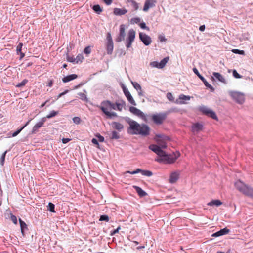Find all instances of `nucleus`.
Segmentation results:
<instances>
[{"mask_svg": "<svg viewBox=\"0 0 253 253\" xmlns=\"http://www.w3.org/2000/svg\"><path fill=\"white\" fill-rule=\"evenodd\" d=\"M149 148L158 155V157L155 158V160L160 163H173L180 156L179 152L173 153L172 155L167 154L164 151L160 149L159 146L155 144L150 145L149 146Z\"/></svg>", "mask_w": 253, "mask_h": 253, "instance_id": "nucleus-1", "label": "nucleus"}, {"mask_svg": "<svg viewBox=\"0 0 253 253\" xmlns=\"http://www.w3.org/2000/svg\"><path fill=\"white\" fill-rule=\"evenodd\" d=\"M125 105L124 101L116 102L115 103L109 100H104L101 102L98 108L107 116L109 118L117 117V115L115 112H111L112 110L121 111Z\"/></svg>", "mask_w": 253, "mask_h": 253, "instance_id": "nucleus-2", "label": "nucleus"}, {"mask_svg": "<svg viewBox=\"0 0 253 253\" xmlns=\"http://www.w3.org/2000/svg\"><path fill=\"white\" fill-rule=\"evenodd\" d=\"M129 124V129L132 131V134H139L144 136L149 135L150 128L148 125L144 124H139L134 121H130Z\"/></svg>", "mask_w": 253, "mask_h": 253, "instance_id": "nucleus-3", "label": "nucleus"}, {"mask_svg": "<svg viewBox=\"0 0 253 253\" xmlns=\"http://www.w3.org/2000/svg\"><path fill=\"white\" fill-rule=\"evenodd\" d=\"M167 116V113H156L151 116L152 120L156 125L162 124L166 119Z\"/></svg>", "mask_w": 253, "mask_h": 253, "instance_id": "nucleus-4", "label": "nucleus"}, {"mask_svg": "<svg viewBox=\"0 0 253 253\" xmlns=\"http://www.w3.org/2000/svg\"><path fill=\"white\" fill-rule=\"evenodd\" d=\"M154 140L158 144L157 145L162 149L167 147V141L169 140V138L164 135L157 134L156 135Z\"/></svg>", "mask_w": 253, "mask_h": 253, "instance_id": "nucleus-5", "label": "nucleus"}, {"mask_svg": "<svg viewBox=\"0 0 253 253\" xmlns=\"http://www.w3.org/2000/svg\"><path fill=\"white\" fill-rule=\"evenodd\" d=\"M230 95L233 100L239 104H242L245 101V95L242 93L237 91H231Z\"/></svg>", "mask_w": 253, "mask_h": 253, "instance_id": "nucleus-6", "label": "nucleus"}, {"mask_svg": "<svg viewBox=\"0 0 253 253\" xmlns=\"http://www.w3.org/2000/svg\"><path fill=\"white\" fill-rule=\"evenodd\" d=\"M135 38V32L133 29H130L128 33V37L126 40V47L128 48L131 47L132 43Z\"/></svg>", "mask_w": 253, "mask_h": 253, "instance_id": "nucleus-7", "label": "nucleus"}, {"mask_svg": "<svg viewBox=\"0 0 253 253\" xmlns=\"http://www.w3.org/2000/svg\"><path fill=\"white\" fill-rule=\"evenodd\" d=\"M169 59V56L166 57L164 58L163 60H162L160 62H158L157 61H153V62H151L150 65H151V66H152L153 67H156V68H157L159 69H162V68H163L165 66V65H166V64L167 63V62H168Z\"/></svg>", "mask_w": 253, "mask_h": 253, "instance_id": "nucleus-8", "label": "nucleus"}, {"mask_svg": "<svg viewBox=\"0 0 253 253\" xmlns=\"http://www.w3.org/2000/svg\"><path fill=\"white\" fill-rule=\"evenodd\" d=\"M129 111L131 113L141 118L144 121H147L146 116L140 110L135 107L131 106L129 107Z\"/></svg>", "mask_w": 253, "mask_h": 253, "instance_id": "nucleus-9", "label": "nucleus"}, {"mask_svg": "<svg viewBox=\"0 0 253 253\" xmlns=\"http://www.w3.org/2000/svg\"><path fill=\"white\" fill-rule=\"evenodd\" d=\"M200 111L204 114L211 117L215 120H217V117L214 111L205 107L200 108Z\"/></svg>", "mask_w": 253, "mask_h": 253, "instance_id": "nucleus-10", "label": "nucleus"}, {"mask_svg": "<svg viewBox=\"0 0 253 253\" xmlns=\"http://www.w3.org/2000/svg\"><path fill=\"white\" fill-rule=\"evenodd\" d=\"M139 38L145 45L147 46L151 44L152 40L151 37L147 34L142 32L139 33Z\"/></svg>", "mask_w": 253, "mask_h": 253, "instance_id": "nucleus-11", "label": "nucleus"}, {"mask_svg": "<svg viewBox=\"0 0 253 253\" xmlns=\"http://www.w3.org/2000/svg\"><path fill=\"white\" fill-rule=\"evenodd\" d=\"M125 25L121 24L120 26L119 35L115 39L116 42H120L123 41L125 39Z\"/></svg>", "mask_w": 253, "mask_h": 253, "instance_id": "nucleus-12", "label": "nucleus"}, {"mask_svg": "<svg viewBox=\"0 0 253 253\" xmlns=\"http://www.w3.org/2000/svg\"><path fill=\"white\" fill-rule=\"evenodd\" d=\"M139 172H140L143 175L148 177L151 176L153 175V173L151 171L148 170H142L140 169H137L133 171H126V173H130L131 174H135Z\"/></svg>", "mask_w": 253, "mask_h": 253, "instance_id": "nucleus-13", "label": "nucleus"}, {"mask_svg": "<svg viewBox=\"0 0 253 253\" xmlns=\"http://www.w3.org/2000/svg\"><path fill=\"white\" fill-rule=\"evenodd\" d=\"M123 90L125 95L126 96L128 102L133 105H136V103L135 100L133 98L128 90L126 87L124 86L123 87Z\"/></svg>", "mask_w": 253, "mask_h": 253, "instance_id": "nucleus-14", "label": "nucleus"}, {"mask_svg": "<svg viewBox=\"0 0 253 253\" xmlns=\"http://www.w3.org/2000/svg\"><path fill=\"white\" fill-rule=\"evenodd\" d=\"M157 3V0H145L143 7V11L147 12L150 8L155 6Z\"/></svg>", "mask_w": 253, "mask_h": 253, "instance_id": "nucleus-15", "label": "nucleus"}, {"mask_svg": "<svg viewBox=\"0 0 253 253\" xmlns=\"http://www.w3.org/2000/svg\"><path fill=\"white\" fill-rule=\"evenodd\" d=\"M234 185L236 189L239 190L240 192L244 193V191L246 190V189H247V187L248 186L247 185L243 183L241 180H238L236 181Z\"/></svg>", "mask_w": 253, "mask_h": 253, "instance_id": "nucleus-16", "label": "nucleus"}, {"mask_svg": "<svg viewBox=\"0 0 253 253\" xmlns=\"http://www.w3.org/2000/svg\"><path fill=\"white\" fill-rule=\"evenodd\" d=\"M46 121L45 118H42L41 121L38 122L37 124L35 125V126L33 127L32 128V132L34 133L36 131H37L39 128L42 127L43 124Z\"/></svg>", "mask_w": 253, "mask_h": 253, "instance_id": "nucleus-17", "label": "nucleus"}, {"mask_svg": "<svg viewBox=\"0 0 253 253\" xmlns=\"http://www.w3.org/2000/svg\"><path fill=\"white\" fill-rule=\"evenodd\" d=\"M179 177V173L178 172H172L169 176V182L174 183L176 182Z\"/></svg>", "mask_w": 253, "mask_h": 253, "instance_id": "nucleus-18", "label": "nucleus"}, {"mask_svg": "<svg viewBox=\"0 0 253 253\" xmlns=\"http://www.w3.org/2000/svg\"><path fill=\"white\" fill-rule=\"evenodd\" d=\"M229 231H230L229 229H227V228H224L221 229L220 230L213 233L212 235V236L214 237H217L228 234L229 232Z\"/></svg>", "mask_w": 253, "mask_h": 253, "instance_id": "nucleus-19", "label": "nucleus"}, {"mask_svg": "<svg viewBox=\"0 0 253 253\" xmlns=\"http://www.w3.org/2000/svg\"><path fill=\"white\" fill-rule=\"evenodd\" d=\"M128 6L131 7L134 10H137L139 8V4L133 0H127L126 2Z\"/></svg>", "mask_w": 253, "mask_h": 253, "instance_id": "nucleus-20", "label": "nucleus"}, {"mask_svg": "<svg viewBox=\"0 0 253 253\" xmlns=\"http://www.w3.org/2000/svg\"><path fill=\"white\" fill-rule=\"evenodd\" d=\"M203 125L199 123L194 124L192 126V131L193 132H198L202 130Z\"/></svg>", "mask_w": 253, "mask_h": 253, "instance_id": "nucleus-21", "label": "nucleus"}, {"mask_svg": "<svg viewBox=\"0 0 253 253\" xmlns=\"http://www.w3.org/2000/svg\"><path fill=\"white\" fill-rule=\"evenodd\" d=\"M127 12V10L125 8H115L114 9V14L116 15H124Z\"/></svg>", "mask_w": 253, "mask_h": 253, "instance_id": "nucleus-22", "label": "nucleus"}, {"mask_svg": "<svg viewBox=\"0 0 253 253\" xmlns=\"http://www.w3.org/2000/svg\"><path fill=\"white\" fill-rule=\"evenodd\" d=\"M77 77L78 76L76 74H71L63 78L62 81L64 83H67L70 81L76 79Z\"/></svg>", "mask_w": 253, "mask_h": 253, "instance_id": "nucleus-23", "label": "nucleus"}, {"mask_svg": "<svg viewBox=\"0 0 253 253\" xmlns=\"http://www.w3.org/2000/svg\"><path fill=\"white\" fill-rule=\"evenodd\" d=\"M133 187L136 190L140 197H144L147 195V193L137 186H133Z\"/></svg>", "mask_w": 253, "mask_h": 253, "instance_id": "nucleus-24", "label": "nucleus"}, {"mask_svg": "<svg viewBox=\"0 0 253 253\" xmlns=\"http://www.w3.org/2000/svg\"><path fill=\"white\" fill-rule=\"evenodd\" d=\"M243 194L253 198V188H252L248 185L247 189H246V190L244 191Z\"/></svg>", "mask_w": 253, "mask_h": 253, "instance_id": "nucleus-25", "label": "nucleus"}, {"mask_svg": "<svg viewBox=\"0 0 253 253\" xmlns=\"http://www.w3.org/2000/svg\"><path fill=\"white\" fill-rule=\"evenodd\" d=\"M213 75L220 82L226 84V81L224 78V77L219 73L217 72H213Z\"/></svg>", "mask_w": 253, "mask_h": 253, "instance_id": "nucleus-26", "label": "nucleus"}, {"mask_svg": "<svg viewBox=\"0 0 253 253\" xmlns=\"http://www.w3.org/2000/svg\"><path fill=\"white\" fill-rule=\"evenodd\" d=\"M114 48L113 42H107L106 50L108 54H111Z\"/></svg>", "mask_w": 253, "mask_h": 253, "instance_id": "nucleus-27", "label": "nucleus"}, {"mask_svg": "<svg viewBox=\"0 0 253 253\" xmlns=\"http://www.w3.org/2000/svg\"><path fill=\"white\" fill-rule=\"evenodd\" d=\"M112 125L113 128L118 130H121L124 128L123 125L119 122H114Z\"/></svg>", "mask_w": 253, "mask_h": 253, "instance_id": "nucleus-28", "label": "nucleus"}, {"mask_svg": "<svg viewBox=\"0 0 253 253\" xmlns=\"http://www.w3.org/2000/svg\"><path fill=\"white\" fill-rule=\"evenodd\" d=\"M222 203L219 200H213L208 203V205L210 206H219L221 205Z\"/></svg>", "mask_w": 253, "mask_h": 253, "instance_id": "nucleus-29", "label": "nucleus"}, {"mask_svg": "<svg viewBox=\"0 0 253 253\" xmlns=\"http://www.w3.org/2000/svg\"><path fill=\"white\" fill-rule=\"evenodd\" d=\"M19 221L20 225L21 231L22 235H24V230L27 229V226L26 224L21 220V218L19 219Z\"/></svg>", "mask_w": 253, "mask_h": 253, "instance_id": "nucleus-30", "label": "nucleus"}, {"mask_svg": "<svg viewBox=\"0 0 253 253\" xmlns=\"http://www.w3.org/2000/svg\"><path fill=\"white\" fill-rule=\"evenodd\" d=\"M201 81L203 82V83L205 85L210 88L211 91H213L214 89V88L212 86H211L210 84L208 83V82L206 80V79L202 76L201 77H200L199 78Z\"/></svg>", "mask_w": 253, "mask_h": 253, "instance_id": "nucleus-31", "label": "nucleus"}, {"mask_svg": "<svg viewBox=\"0 0 253 253\" xmlns=\"http://www.w3.org/2000/svg\"><path fill=\"white\" fill-rule=\"evenodd\" d=\"M93 10L97 14H100L102 11V9L99 5H95L93 7Z\"/></svg>", "mask_w": 253, "mask_h": 253, "instance_id": "nucleus-32", "label": "nucleus"}, {"mask_svg": "<svg viewBox=\"0 0 253 253\" xmlns=\"http://www.w3.org/2000/svg\"><path fill=\"white\" fill-rule=\"evenodd\" d=\"M78 94L80 98L82 100L85 101V102H87L88 101V99H87V98L86 97V95L84 93H82V92H80Z\"/></svg>", "mask_w": 253, "mask_h": 253, "instance_id": "nucleus-33", "label": "nucleus"}, {"mask_svg": "<svg viewBox=\"0 0 253 253\" xmlns=\"http://www.w3.org/2000/svg\"><path fill=\"white\" fill-rule=\"evenodd\" d=\"M120 138L119 134L115 131H113L112 132V135L110 137L111 139H118Z\"/></svg>", "mask_w": 253, "mask_h": 253, "instance_id": "nucleus-34", "label": "nucleus"}, {"mask_svg": "<svg viewBox=\"0 0 253 253\" xmlns=\"http://www.w3.org/2000/svg\"><path fill=\"white\" fill-rule=\"evenodd\" d=\"M58 113V112L57 111H52L49 114H48L45 118H52L54 116H55L56 115H57Z\"/></svg>", "mask_w": 253, "mask_h": 253, "instance_id": "nucleus-35", "label": "nucleus"}, {"mask_svg": "<svg viewBox=\"0 0 253 253\" xmlns=\"http://www.w3.org/2000/svg\"><path fill=\"white\" fill-rule=\"evenodd\" d=\"M133 87L137 90H140L141 91L142 88L140 86V85L137 82H131Z\"/></svg>", "mask_w": 253, "mask_h": 253, "instance_id": "nucleus-36", "label": "nucleus"}, {"mask_svg": "<svg viewBox=\"0 0 253 253\" xmlns=\"http://www.w3.org/2000/svg\"><path fill=\"white\" fill-rule=\"evenodd\" d=\"M9 215H10L9 218H10V220L12 221V222L14 224H17V217H16V216H15L14 215H13L12 213H10Z\"/></svg>", "mask_w": 253, "mask_h": 253, "instance_id": "nucleus-37", "label": "nucleus"}, {"mask_svg": "<svg viewBox=\"0 0 253 253\" xmlns=\"http://www.w3.org/2000/svg\"><path fill=\"white\" fill-rule=\"evenodd\" d=\"M29 122H28L26 125L25 126H22L21 128H20L19 129L17 130V131H16L15 132H14L12 136L13 137H15L16 136H17L21 131L22 130L28 125Z\"/></svg>", "mask_w": 253, "mask_h": 253, "instance_id": "nucleus-38", "label": "nucleus"}, {"mask_svg": "<svg viewBox=\"0 0 253 253\" xmlns=\"http://www.w3.org/2000/svg\"><path fill=\"white\" fill-rule=\"evenodd\" d=\"M28 83L27 79L23 80L21 83H18L16 86L17 87H21L24 86Z\"/></svg>", "mask_w": 253, "mask_h": 253, "instance_id": "nucleus-39", "label": "nucleus"}, {"mask_svg": "<svg viewBox=\"0 0 253 253\" xmlns=\"http://www.w3.org/2000/svg\"><path fill=\"white\" fill-rule=\"evenodd\" d=\"M99 220L108 222L109 221V218L108 216L107 215H102L100 216Z\"/></svg>", "mask_w": 253, "mask_h": 253, "instance_id": "nucleus-40", "label": "nucleus"}, {"mask_svg": "<svg viewBox=\"0 0 253 253\" xmlns=\"http://www.w3.org/2000/svg\"><path fill=\"white\" fill-rule=\"evenodd\" d=\"M179 99L182 100H189L190 99V97L189 96L185 95L184 94H180L179 96Z\"/></svg>", "mask_w": 253, "mask_h": 253, "instance_id": "nucleus-41", "label": "nucleus"}, {"mask_svg": "<svg viewBox=\"0 0 253 253\" xmlns=\"http://www.w3.org/2000/svg\"><path fill=\"white\" fill-rule=\"evenodd\" d=\"M48 210L52 212H55V211L54 210L55 206L52 203H49L48 204Z\"/></svg>", "mask_w": 253, "mask_h": 253, "instance_id": "nucleus-42", "label": "nucleus"}, {"mask_svg": "<svg viewBox=\"0 0 253 253\" xmlns=\"http://www.w3.org/2000/svg\"><path fill=\"white\" fill-rule=\"evenodd\" d=\"M83 59L84 57L82 54L78 55L76 58H75L76 63H78L79 62H82Z\"/></svg>", "mask_w": 253, "mask_h": 253, "instance_id": "nucleus-43", "label": "nucleus"}, {"mask_svg": "<svg viewBox=\"0 0 253 253\" xmlns=\"http://www.w3.org/2000/svg\"><path fill=\"white\" fill-rule=\"evenodd\" d=\"M232 51L234 53H236V54H241V55H244L245 54V51L244 50H240L239 49H233L232 50Z\"/></svg>", "mask_w": 253, "mask_h": 253, "instance_id": "nucleus-44", "label": "nucleus"}, {"mask_svg": "<svg viewBox=\"0 0 253 253\" xmlns=\"http://www.w3.org/2000/svg\"><path fill=\"white\" fill-rule=\"evenodd\" d=\"M167 98L168 100H169L170 101H174V97L173 96V95L170 92H168L167 94Z\"/></svg>", "mask_w": 253, "mask_h": 253, "instance_id": "nucleus-45", "label": "nucleus"}, {"mask_svg": "<svg viewBox=\"0 0 253 253\" xmlns=\"http://www.w3.org/2000/svg\"><path fill=\"white\" fill-rule=\"evenodd\" d=\"M73 121L74 123L76 124H79L81 123V119L80 117H75L73 118Z\"/></svg>", "mask_w": 253, "mask_h": 253, "instance_id": "nucleus-46", "label": "nucleus"}, {"mask_svg": "<svg viewBox=\"0 0 253 253\" xmlns=\"http://www.w3.org/2000/svg\"><path fill=\"white\" fill-rule=\"evenodd\" d=\"M23 46V44L22 43H19L16 47V51L17 54H19V52H21L22 47Z\"/></svg>", "mask_w": 253, "mask_h": 253, "instance_id": "nucleus-47", "label": "nucleus"}, {"mask_svg": "<svg viewBox=\"0 0 253 253\" xmlns=\"http://www.w3.org/2000/svg\"><path fill=\"white\" fill-rule=\"evenodd\" d=\"M140 27L143 29H146L147 31H149L150 29L148 27L146 26V24L144 22L141 23L140 24Z\"/></svg>", "mask_w": 253, "mask_h": 253, "instance_id": "nucleus-48", "label": "nucleus"}, {"mask_svg": "<svg viewBox=\"0 0 253 253\" xmlns=\"http://www.w3.org/2000/svg\"><path fill=\"white\" fill-rule=\"evenodd\" d=\"M158 39L161 42H165L167 41V39L163 35H159Z\"/></svg>", "mask_w": 253, "mask_h": 253, "instance_id": "nucleus-49", "label": "nucleus"}, {"mask_svg": "<svg viewBox=\"0 0 253 253\" xmlns=\"http://www.w3.org/2000/svg\"><path fill=\"white\" fill-rule=\"evenodd\" d=\"M233 75L235 78L237 79L241 78V76L239 74H238V72L235 70H234L233 71Z\"/></svg>", "mask_w": 253, "mask_h": 253, "instance_id": "nucleus-50", "label": "nucleus"}, {"mask_svg": "<svg viewBox=\"0 0 253 253\" xmlns=\"http://www.w3.org/2000/svg\"><path fill=\"white\" fill-rule=\"evenodd\" d=\"M96 136L98 138V141L100 142H103L104 141V138L101 136L100 134H97Z\"/></svg>", "mask_w": 253, "mask_h": 253, "instance_id": "nucleus-51", "label": "nucleus"}, {"mask_svg": "<svg viewBox=\"0 0 253 253\" xmlns=\"http://www.w3.org/2000/svg\"><path fill=\"white\" fill-rule=\"evenodd\" d=\"M107 42H113L111 35L110 33H108L107 34Z\"/></svg>", "mask_w": 253, "mask_h": 253, "instance_id": "nucleus-52", "label": "nucleus"}, {"mask_svg": "<svg viewBox=\"0 0 253 253\" xmlns=\"http://www.w3.org/2000/svg\"><path fill=\"white\" fill-rule=\"evenodd\" d=\"M7 153V151H5L2 155L1 157V164L2 165H3L4 161L5 160V158L6 156V154Z\"/></svg>", "mask_w": 253, "mask_h": 253, "instance_id": "nucleus-53", "label": "nucleus"}, {"mask_svg": "<svg viewBox=\"0 0 253 253\" xmlns=\"http://www.w3.org/2000/svg\"><path fill=\"white\" fill-rule=\"evenodd\" d=\"M84 53L88 54L91 52V49L89 46L86 47L84 50Z\"/></svg>", "mask_w": 253, "mask_h": 253, "instance_id": "nucleus-54", "label": "nucleus"}, {"mask_svg": "<svg viewBox=\"0 0 253 253\" xmlns=\"http://www.w3.org/2000/svg\"><path fill=\"white\" fill-rule=\"evenodd\" d=\"M140 21V19L139 18H132L131 19V23H138Z\"/></svg>", "mask_w": 253, "mask_h": 253, "instance_id": "nucleus-55", "label": "nucleus"}, {"mask_svg": "<svg viewBox=\"0 0 253 253\" xmlns=\"http://www.w3.org/2000/svg\"><path fill=\"white\" fill-rule=\"evenodd\" d=\"M193 71L194 72V73L197 75V76L200 78V77H201L202 75L199 73L198 70H197V69L196 68H194L193 69Z\"/></svg>", "mask_w": 253, "mask_h": 253, "instance_id": "nucleus-56", "label": "nucleus"}, {"mask_svg": "<svg viewBox=\"0 0 253 253\" xmlns=\"http://www.w3.org/2000/svg\"><path fill=\"white\" fill-rule=\"evenodd\" d=\"M71 140V139L70 138H64L62 139V143L64 144H66Z\"/></svg>", "mask_w": 253, "mask_h": 253, "instance_id": "nucleus-57", "label": "nucleus"}, {"mask_svg": "<svg viewBox=\"0 0 253 253\" xmlns=\"http://www.w3.org/2000/svg\"><path fill=\"white\" fill-rule=\"evenodd\" d=\"M103 1L106 5H109L112 3L113 0H103Z\"/></svg>", "mask_w": 253, "mask_h": 253, "instance_id": "nucleus-58", "label": "nucleus"}, {"mask_svg": "<svg viewBox=\"0 0 253 253\" xmlns=\"http://www.w3.org/2000/svg\"><path fill=\"white\" fill-rule=\"evenodd\" d=\"M68 61L71 62H76V59L74 57H68Z\"/></svg>", "mask_w": 253, "mask_h": 253, "instance_id": "nucleus-59", "label": "nucleus"}, {"mask_svg": "<svg viewBox=\"0 0 253 253\" xmlns=\"http://www.w3.org/2000/svg\"><path fill=\"white\" fill-rule=\"evenodd\" d=\"M53 80H50L49 81L48 84H47V85L49 87H51L52 85H53Z\"/></svg>", "mask_w": 253, "mask_h": 253, "instance_id": "nucleus-60", "label": "nucleus"}, {"mask_svg": "<svg viewBox=\"0 0 253 253\" xmlns=\"http://www.w3.org/2000/svg\"><path fill=\"white\" fill-rule=\"evenodd\" d=\"M91 141L94 144L98 145H99L98 140L97 139H96L95 138H93L92 139Z\"/></svg>", "mask_w": 253, "mask_h": 253, "instance_id": "nucleus-61", "label": "nucleus"}, {"mask_svg": "<svg viewBox=\"0 0 253 253\" xmlns=\"http://www.w3.org/2000/svg\"><path fill=\"white\" fill-rule=\"evenodd\" d=\"M205 29V26L204 25H201L199 27V30L201 31H204Z\"/></svg>", "mask_w": 253, "mask_h": 253, "instance_id": "nucleus-62", "label": "nucleus"}, {"mask_svg": "<svg viewBox=\"0 0 253 253\" xmlns=\"http://www.w3.org/2000/svg\"><path fill=\"white\" fill-rule=\"evenodd\" d=\"M120 227H118L116 229L113 231L112 234H115L119 232V230L120 229Z\"/></svg>", "mask_w": 253, "mask_h": 253, "instance_id": "nucleus-63", "label": "nucleus"}, {"mask_svg": "<svg viewBox=\"0 0 253 253\" xmlns=\"http://www.w3.org/2000/svg\"><path fill=\"white\" fill-rule=\"evenodd\" d=\"M68 92V90H65L64 92H62V93H61L60 94H59V95L58 96V98L61 97L62 95L65 94L66 93H67Z\"/></svg>", "mask_w": 253, "mask_h": 253, "instance_id": "nucleus-64", "label": "nucleus"}]
</instances>
